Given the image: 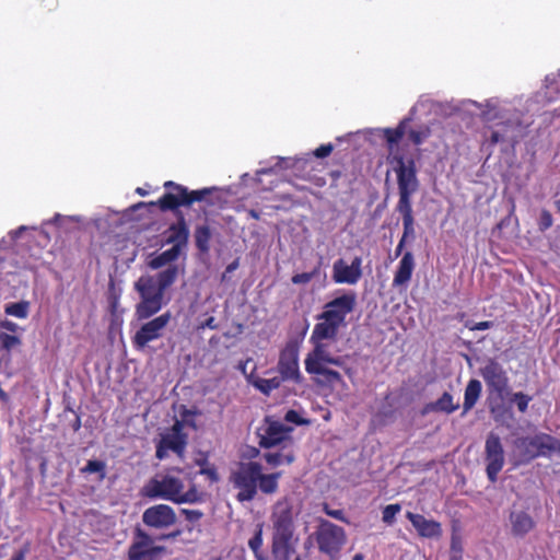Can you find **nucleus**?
Masks as SVG:
<instances>
[{
	"label": "nucleus",
	"mask_w": 560,
	"mask_h": 560,
	"mask_svg": "<svg viewBox=\"0 0 560 560\" xmlns=\"http://www.w3.org/2000/svg\"><path fill=\"white\" fill-rule=\"evenodd\" d=\"M180 254L178 246H172L162 253H152L148 256L147 266L159 271L141 276L133 284L140 296L135 310V316L139 320L151 318L168 303L170 299H165V292L177 281L179 275L184 273V267L175 264Z\"/></svg>",
	"instance_id": "obj_1"
},
{
	"label": "nucleus",
	"mask_w": 560,
	"mask_h": 560,
	"mask_svg": "<svg viewBox=\"0 0 560 560\" xmlns=\"http://www.w3.org/2000/svg\"><path fill=\"white\" fill-rule=\"evenodd\" d=\"M271 556L273 560H302L298 553L299 536L292 506L288 501H279L271 516Z\"/></svg>",
	"instance_id": "obj_2"
},
{
	"label": "nucleus",
	"mask_w": 560,
	"mask_h": 560,
	"mask_svg": "<svg viewBox=\"0 0 560 560\" xmlns=\"http://www.w3.org/2000/svg\"><path fill=\"white\" fill-rule=\"evenodd\" d=\"M174 470L172 469L166 474H158L149 479L142 487L141 494L151 500L161 499L177 504L200 502L202 494L195 486L184 492V481L172 474Z\"/></svg>",
	"instance_id": "obj_3"
},
{
	"label": "nucleus",
	"mask_w": 560,
	"mask_h": 560,
	"mask_svg": "<svg viewBox=\"0 0 560 560\" xmlns=\"http://www.w3.org/2000/svg\"><path fill=\"white\" fill-rule=\"evenodd\" d=\"M525 129L526 125L521 121L517 114L502 118L489 126L485 132L482 148L488 151V155L492 154L493 147L497 144L501 145L502 152H506L524 138Z\"/></svg>",
	"instance_id": "obj_4"
},
{
	"label": "nucleus",
	"mask_w": 560,
	"mask_h": 560,
	"mask_svg": "<svg viewBox=\"0 0 560 560\" xmlns=\"http://www.w3.org/2000/svg\"><path fill=\"white\" fill-rule=\"evenodd\" d=\"M165 192L158 201L138 202L132 210L140 208L159 207L162 211H176L178 207H189L196 201H202L211 194L213 188H202L189 191L187 187L168 180L164 184Z\"/></svg>",
	"instance_id": "obj_5"
},
{
	"label": "nucleus",
	"mask_w": 560,
	"mask_h": 560,
	"mask_svg": "<svg viewBox=\"0 0 560 560\" xmlns=\"http://www.w3.org/2000/svg\"><path fill=\"white\" fill-rule=\"evenodd\" d=\"M179 530L152 537L141 528H136L128 548V560H156L165 551V547L155 545L156 540L175 539Z\"/></svg>",
	"instance_id": "obj_6"
},
{
	"label": "nucleus",
	"mask_w": 560,
	"mask_h": 560,
	"mask_svg": "<svg viewBox=\"0 0 560 560\" xmlns=\"http://www.w3.org/2000/svg\"><path fill=\"white\" fill-rule=\"evenodd\" d=\"M394 161L399 194L397 206H411V197L419 188L416 161L412 158L406 159L401 154L394 155Z\"/></svg>",
	"instance_id": "obj_7"
},
{
	"label": "nucleus",
	"mask_w": 560,
	"mask_h": 560,
	"mask_svg": "<svg viewBox=\"0 0 560 560\" xmlns=\"http://www.w3.org/2000/svg\"><path fill=\"white\" fill-rule=\"evenodd\" d=\"M259 469H262L261 464L247 462L241 463L237 469L231 474L230 481L234 488L238 489L236 499L240 502L252 501L256 497Z\"/></svg>",
	"instance_id": "obj_8"
},
{
	"label": "nucleus",
	"mask_w": 560,
	"mask_h": 560,
	"mask_svg": "<svg viewBox=\"0 0 560 560\" xmlns=\"http://www.w3.org/2000/svg\"><path fill=\"white\" fill-rule=\"evenodd\" d=\"M293 428L271 417H266L264 423L257 429L258 444L262 448L280 446L281 450L291 447Z\"/></svg>",
	"instance_id": "obj_9"
},
{
	"label": "nucleus",
	"mask_w": 560,
	"mask_h": 560,
	"mask_svg": "<svg viewBox=\"0 0 560 560\" xmlns=\"http://www.w3.org/2000/svg\"><path fill=\"white\" fill-rule=\"evenodd\" d=\"M478 373L483 378L489 393L503 398L509 388V376L503 365L493 358H487Z\"/></svg>",
	"instance_id": "obj_10"
},
{
	"label": "nucleus",
	"mask_w": 560,
	"mask_h": 560,
	"mask_svg": "<svg viewBox=\"0 0 560 560\" xmlns=\"http://www.w3.org/2000/svg\"><path fill=\"white\" fill-rule=\"evenodd\" d=\"M345 529L327 520H320L316 532V540L320 552L334 556L346 544Z\"/></svg>",
	"instance_id": "obj_11"
},
{
	"label": "nucleus",
	"mask_w": 560,
	"mask_h": 560,
	"mask_svg": "<svg viewBox=\"0 0 560 560\" xmlns=\"http://www.w3.org/2000/svg\"><path fill=\"white\" fill-rule=\"evenodd\" d=\"M552 435L538 433L533 436H521L514 441L523 462H530L537 457H550V442Z\"/></svg>",
	"instance_id": "obj_12"
},
{
	"label": "nucleus",
	"mask_w": 560,
	"mask_h": 560,
	"mask_svg": "<svg viewBox=\"0 0 560 560\" xmlns=\"http://www.w3.org/2000/svg\"><path fill=\"white\" fill-rule=\"evenodd\" d=\"M171 318L172 314L167 311L144 323L132 337L133 346L137 349H143L149 345V342L161 338Z\"/></svg>",
	"instance_id": "obj_13"
},
{
	"label": "nucleus",
	"mask_w": 560,
	"mask_h": 560,
	"mask_svg": "<svg viewBox=\"0 0 560 560\" xmlns=\"http://www.w3.org/2000/svg\"><path fill=\"white\" fill-rule=\"evenodd\" d=\"M485 456L487 462V477L491 482H495L499 472L504 466L505 457L500 436L492 432L488 434L486 440Z\"/></svg>",
	"instance_id": "obj_14"
},
{
	"label": "nucleus",
	"mask_w": 560,
	"mask_h": 560,
	"mask_svg": "<svg viewBox=\"0 0 560 560\" xmlns=\"http://www.w3.org/2000/svg\"><path fill=\"white\" fill-rule=\"evenodd\" d=\"M142 523L155 530H165L177 523L175 510L164 503L152 505L142 513Z\"/></svg>",
	"instance_id": "obj_15"
},
{
	"label": "nucleus",
	"mask_w": 560,
	"mask_h": 560,
	"mask_svg": "<svg viewBox=\"0 0 560 560\" xmlns=\"http://www.w3.org/2000/svg\"><path fill=\"white\" fill-rule=\"evenodd\" d=\"M355 304L357 294L353 291H349L341 296H337L327 302L325 304L323 314L345 326L346 317L348 314L353 312Z\"/></svg>",
	"instance_id": "obj_16"
},
{
	"label": "nucleus",
	"mask_w": 560,
	"mask_h": 560,
	"mask_svg": "<svg viewBox=\"0 0 560 560\" xmlns=\"http://www.w3.org/2000/svg\"><path fill=\"white\" fill-rule=\"evenodd\" d=\"M278 371L283 381L301 382V373L299 370V352L294 346H288L282 350L279 362Z\"/></svg>",
	"instance_id": "obj_17"
},
{
	"label": "nucleus",
	"mask_w": 560,
	"mask_h": 560,
	"mask_svg": "<svg viewBox=\"0 0 560 560\" xmlns=\"http://www.w3.org/2000/svg\"><path fill=\"white\" fill-rule=\"evenodd\" d=\"M176 217L177 221L168 228L166 244L178 246V250L182 252L188 245L189 228L182 211H176Z\"/></svg>",
	"instance_id": "obj_18"
},
{
	"label": "nucleus",
	"mask_w": 560,
	"mask_h": 560,
	"mask_svg": "<svg viewBox=\"0 0 560 560\" xmlns=\"http://www.w3.org/2000/svg\"><path fill=\"white\" fill-rule=\"evenodd\" d=\"M406 517L421 537L434 538L440 537L442 534L441 524L436 521L428 520L423 515L412 512H407Z\"/></svg>",
	"instance_id": "obj_19"
},
{
	"label": "nucleus",
	"mask_w": 560,
	"mask_h": 560,
	"mask_svg": "<svg viewBox=\"0 0 560 560\" xmlns=\"http://www.w3.org/2000/svg\"><path fill=\"white\" fill-rule=\"evenodd\" d=\"M160 442L167 450H171L177 455L183 456L187 444V436L183 433V423L176 420L171 431L163 434Z\"/></svg>",
	"instance_id": "obj_20"
},
{
	"label": "nucleus",
	"mask_w": 560,
	"mask_h": 560,
	"mask_svg": "<svg viewBox=\"0 0 560 560\" xmlns=\"http://www.w3.org/2000/svg\"><path fill=\"white\" fill-rule=\"evenodd\" d=\"M317 318L320 322L314 326L310 341L334 340L342 325L323 313Z\"/></svg>",
	"instance_id": "obj_21"
},
{
	"label": "nucleus",
	"mask_w": 560,
	"mask_h": 560,
	"mask_svg": "<svg viewBox=\"0 0 560 560\" xmlns=\"http://www.w3.org/2000/svg\"><path fill=\"white\" fill-rule=\"evenodd\" d=\"M311 342L314 345V348L305 358L304 364L306 371L324 366L332 358L326 343L323 341Z\"/></svg>",
	"instance_id": "obj_22"
},
{
	"label": "nucleus",
	"mask_w": 560,
	"mask_h": 560,
	"mask_svg": "<svg viewBox=\"0 0 560 560\" xmlns=\"http://www.w3.org/2000/svg\"><path fill=\"white\" fill-rule=\"evenodd\" d=\"M415 269V258L410 252H406L402 255V258L399 261L397 270L395 272L393 279V287H404L406 285L412 276Z\"/></svg>",
	"instance_id": "obj_23"
},
{
	"label": "nucleus",
	"mask_w": 560,
	"mask_h": 560,
	"mask_svg": "<svg viewBox=\"0 0 560 560\" xmlns=\"http://www.w3.org/2000/svg\"><path fill=\"white\" fill-rule=\"evenodd\" d=\"M361 277L342 259H337L332 265V280L336 283L355 284Z\"/></svg>",
	"instance_id": "obj_24"
},
{
	"label": "nucleus",
	"mask_w": 560,
	"mask_h": 560,
	"mask_svg": "<svg viewBox=\"0 0 560 560\" xmlns=\"http://www.w3.org/2000/svg\"><path fill=\"white\" fill-rule=\"evenodd\" d=\"M482 390V385L479 380L472 378L468 382L464 393V413L474 408L478 401Z\"/></svg>",
	"instance_id": "obj_25"
},
{
	"label": "nucleus",
	"mask_w": 560,
	"mask_h": 560,
	"mask_svg": "<svg viewBox=\"0 0 560 560\" xmlns=\"http://www.w3.org/2000/svg\"><path fill=\"white\" fill-rule=\"evenodd\" d=\"M510 518L513 534L517 536H524L534 526L533 518L525 512H513Z\"/></svg>",
	"instance_id": "obj_26"
},
{
	"label": "nucleus",
	"mask_w": 560,
	"mask_h": 560,
	"mask_svg": "<svg viewBox=\"0 0 560 560\" xmlns=\"http://www.w3.org/2000/svg\"><path fill=\"white\" fill-rule=\"evenodd\" d=\"M459 405L453 402V396L445 392L436 401L425 405L423 413L431 411H441L452 413L458 409Z\"/></svg>",
	"instance_id": "obj_27"
},
{
	"label": "nucleus",
	"mask_w": 560,
	"mask_h": 560,
	"mask_svg": "<svg viewBox=\"0 0 560 560\" xmlns=\"http://www.w3.org/2000/svg\"><path fill=\"white\" fill-rule=\"evenodd\" d=\"M195 244L201 254H208L210 250V241L212 232L209 225H197L194 233Z\"/></svg>",
	"instance_id": "obj_28"
},
{
	"label": "nucleus",
	"mask_w": 560,
	"mask_h": 560,
	"mask_svg": "<svg viewBox=\"0 0 560 560\" xmlns=\"http://www.w3.org/2000/svg\"><path fill=\"white\" fill-rule=\"evenodd\" d=\"M308 374H316L320 376L317 380L318 384L334 386L338 383H342V377L339 372L328 369L325 365L306 371Z\"/></svg>",
	"instance_id": "obj_29"
},
{
	"label": "nucleus",
	"mask_w": 560,
	"mask_h": 560,
	"mask_svg": "<svg viewBox=\"0 0 560 560\" xmlns=\"http://www.w3.org/2000/svg\"><path fill=\"white\" fill-rule=\"evenodd\" d=\"M264 459L271 467H277L282 464H292L295 457L292 450L289 447L287 450H282V452H267L264 454Z\"/></svg>",
	"instance_id": "obj_30"
},
{
	"label": "nucleus",
	"mask_w": 560,
	"mask_h": 560,
	"mask_svg": "<svg viewBox=\"0 0 560 560\" xmlns=\"http://www.w3.org/2000/svg\"><path fill=\"white\" fill-rule=\"evenodd\" d=\"M396 210L402 215L404 233L401 240L415 237V219L412 214V206H396Z\"/></svg>",
	"instance_id": "obj_31"
},
{
	"label": "nucleus",
	"mask_w": 560,
	"mask_h": 560,
	"mask_svg": "<svg viewBox=\"0 0 560 560\" xmlns=\"http://www.w3.org/2000/svg\"><path fill=\"white\" fill-rule=\"evenodd\" d=\"M247 380L255 388L265 395H269L273 389L279 388L281 382L283 381L280 376H275L271 378L256 377L254 380L252 376H247Z\"/></svg>",
	"instance_id": "obj_32"
},
{
	"label": "nucleus",
	"mask_w": 560,
	"mask_h": 560,
	"mask_svg": "<svg viewBox=\"0 0 560 560\" xmlns=\"http://www.w3.org/2000/svg\"><path fill=\"white\" fill-rule=\"evenodd\" d=\"M280 477L281 472L265 475L262 474V469H259V480L257 488H259L262 493L272 494L278 489V480Z\"/></svg>",
	"instance_id": "obj_33"
},
{
	"label": "nucleus",
	"mask_w": 560,
	"mask_h": 560,
	"mask_svg": "<svg viewBox=\"0 0 560 560\" xmlns=\"http://www.w3.org/2000/svg\"><path fill=\"white\" fill-rule=\"evenodd\" d=\"M410 118L402 119L399 125L395 128H385L383 129L384 137L388 143L389 149L392 150L394 145L398 144L404 135L406 133V128Z\"/></svg>",
	"instance_id": "obj_34"
},
{
	"label": "nucleus",
	"mask_w": 560,
	"mask_h": 560,
	"mask_svg": "<svg viewBox=\"0 0 560 560\" xmlns=\"http://www.w3.org/2000/svg\"><path fill=\"white\" fill-rule=\"evenodd\" d=\"M248 547L254 552L256 560H267L268 557L262 551V528L259 526L255 532L254 536L248 541Z\"/></svg>",
	"instance_id": "obj_35"
},
{
	"label": "nucleus",
	"mask_w": 560,
	"mask_h": 560,
	"mask_svg": "<svg viewBox=\"0 0 560 560\" xmlns=\"http://www.w3.org/2000/svg\"><path fill=\"white\" fill-rule=\"evenodd\" d=\"M30 303L20 301L16 303H8L4 305V313L16 318H26L28 315Z\"/></svg>",
	"instance_id": "obj_36"
},
{
	"label": "nucleus",
	"mask_w": 560,
	"mask_h": 560,
	"mask_svg": "<svg viewBox=\"0 0 560 560\" xmlns=\"http://www.w3.org/2000/svg\"><path fill=\"white\" fill-rule=\"evenodd\" d=\"M82 474H97L98 480L102 481L106 477V463L104 460L91 459L81 468Z\"/></svg>",
	"instance_id": "obj_37"
},
{
	"label": "nucleus",
	"mask_w": 560,
	"mask_h": 560,
	"mask_svg": "<svg viewBox=\"0 0 560 560\" xmlns=\"http://www.w3.org/2000/svg\"><path fill=\"white\" fill-rule=\"evenodd\" d=\"M81 218L78 215H61L59 213H56L54 218L46 223H51L57 225L60 229H63L65 231H70L71 224L81 222Z\"/></svg>",
	"instance_id": "obj_38"
},
{
	"label": "nucleus",
	"mask_w": 560,
	"mask_h": 560,
	"mask_svg": "<svg viewBox=\"0 0 560 560\" xmlns=\"http://www.w3.org/2000/svg\"><path fill=\"white\" fill-rule=\"evenodd\" d=\"M408 136L412 143L420 145L431 136V129L428 126H421L418 129H410Z\"/></svg>",
	"instance_id": "obj_39"
},
{
	"label": "nucleus",
	"mask_w": 560,
	"mask_h": 560,
	"mask_svg": "<svg viewBox=\"0 0 560 560\" xmlns=\"http://www.w3.org/2000/svg\"><path fill=\"white\" fill-rule=\"evenodd\" d=\"M532 396L524 394L523 392H516L512 394L511 402H514L520 412L524 413L527 411L528 404L532 401Z\"/></svg>",
	"instance_id": "obj_40"
},
{
	"label": "nucleus",
	"mask_w": 560,
	"mask_h": 560,
	"mask_svg": "<svg viewBox=\"0 0 560 560\" xmlns=\"http://www.w3.org/2000/svg\"><path fill=\"white\" fill-rule=\"evenodd\" d=\"M21 345V339L16 336L0 332V350L11 351L13 348Z\"/></svg>",
	"instance_id": "obj_41"
},
{
	"label": "nucleus",
	"mask_w": 560,
	"mask_h": 560,
	"mask_svg": "<svg viewBox=\"0 0 560 560\" xmlns=\"http://www.w3.org/2000/svg\"><path fill=\"white\" fill-rule=\"evenodd\" d=\"M400 511L399 504H388L383 510L382 520L384 523L392 525L395 521L397 513Z\"/></svg>",
	"instance_id": "obj_42"
},
{
	"label": "nucleus",
	"mask_w": 560,
	"mask_h": 560,
	"mask_svg": "<svg viewBox=\"0 0 560 560\" xmlns=\"http://www.w3.org/2000/svg\"><path fill=\"white\" fill-rule=\"evenodd\" d=\"M450 559L451 560H463L462 542L456 537H452V540H451Z\"/></svg>",
	"instance_id": "obj_43"
},
{
	"label": "nucleus",
	"mask_w": 560,
	"mask_h": 560,
	"mask_svg": "<svg viewBox=\"0 0 560 560\" xmlns=\"http://www.w3.org/2000/svg\"><path fill=\"white\" fill-rule=\"evenodd\" d=\"M324 512L335 518V520H338L340 522H343V523H349L348 518L345 516V513L342 510H334V509H330L328 504H324V508H323Z\"/></svg>",
	"instance_id": "obj_44"
},
{
	"label": "nucleus",
	"mask_w": 560,
	"mask_h": 560,
	"mask_svg": "<svg viewBox=\"0 0 560 560\" xmlns=\"http://www.w3.org/2000/svg\"><path fill=\"white\" fill-rule=\"evenodd\" d=\"M465 327L468 328L469 330H486L493 327V322L485 320L475 323L472 320H467L465 323Z\"/></svg>",
	"instance_id": "obj_45"
},
{
	"label": "nucleus",
	"mask_w": 560,
	"mask_h": 560,
	"mask_svg": "<svg viewBox=\"0 0 560 560\" xmlns=\"http://www.w3.org/2000/svg\"><path fill=\"white\" fill-rule=\"evenodd\" d=\"M284 420L288 421V422H291V423H294V424H298V425H301V424H306L308 423L307 420H304L300 413L296 411V410H289L287 411L285 416H284Z\"/></svg>",
	"instance_id": "obj_46"
},
{
	"label": "nucleus",
	"mask_w": 560,
	"mask_h": 560,
	"mask_svg": "<svg viewBox=\"0 0 560 560\" xmlns=\"http://www.w3.org/2000/svg\"><path fill=\"white\" fill-rule=\"evenodd\" d=\"M539 230L546 231L552 225V215L549 211L544 210L539 217Z\"/></svg>",
	"instance_id": "obj_47"
},
{
	"label": "nucleus",
	"mask_w": 560,
	"mask_h": 560,
	"mask_svg": "<svg viewBox=\"0 0 560 560\" xmlns=\"http://www.w3.org/2000/svg\"><path fill=\"white\" fill-rule=\"evenodd\" d=\"M182 513L185 515L187 521L192 523L199 521L203 516V513L199 510L182 509Z\"/></svg>",
	"instance_id": "obj_48"
},
{
	"label": "nucleus",
	"mask_w": 560,
	"mask_h": 560,
	"mask_svg": "<svg viewBox=\"0 0 560 560\" xmlns=\"http://www.w3.org/2000/svg\"><path fill=\"white\" fill-rule=\"evenodd\" d=\"M332 149L334 147L331 143L322 144L314 151V155L318 159L326 158L332 152Z\"/></svg>",
	"instance_id": "obj_49"
},
{
	"label": "nucleus",
	"mask_w": 560,
	"mask_h": 560,
	"mask_svg": "<svg viewBox=\"0 0 560 560\" xmlns=\"http://www.w3.org/2000/svg\"><path fill=\"white\" fill-rule=\"evenodd\" d=\"M238 266H240L238 258L234 259L231 264H229L226 266L224 272L221 276V281L222 282L228 281L230 279L229 275L232 273L233 271H235L238 268Z\"/></svg>",
	"instance_id": "obj_50"
},
{
	"label": "nucleus",
	"mask_w": 560,
	"mask_h": 560,
	"mask_svg": "<svg viewBox=\"0 0 560 560\" xmlns=\"http://www.w3.org/2000/svg\"><path fill=\"white\" fill-rule=\"evenodd\" d=\"M200 475L207 476L211 481H218L219 475L213 466L202 467L199 471Z\"/></svg>",
	"instance_id": "obj_51"
},
{
	"label": "nucleus",
	"mask_w": 560,
	"mask_h": 560,
	"mask_svg": "<svg viewBox=\"0 0 560 560\" xmlns=\"http://www.w3.org/2000/svg\"><path fill=\"white\" fill-rule=\"evenodd\" d=\"M312 280V275L308 272L296 273L292 277L291 281L294 284H305Z\"/></svg>",
	"instance_id": "obj_52"
},
{
	"label": "nucleus",
	"mask_w": 560,
	"mask_h": 560,
	"mask_svg": "<svg viewBox=\"0 0 560 560\" xmlns=\"http://www.w3.org/2000/svg\"><path fill=\"white\" fill-rule=\"evenodd\" d=\"M0 328L11 332H15L19 329V325L9 319H4L0 322Z\"/></svg>",
	"instance_id": "obj_53"
},
{
	"label": "nucleus",
	"mask_w": 560,
	"mask_h": 560,
	"mask_svg": "<svg viewBox=\"0 0 560 560\" xmlns=\"http://www.w3.org/2000/svg\"><path fill=\"white\" fill-rule=\"evenodd\" d=\"M361 265H362V258L357 256L353 258L351 265H349V266L355 271V273H358L360 277H362Z\"/></svg>",
	"instance_id": "obj_54"
},
{
	"label": "nucleus",
	"mask_w": 560,
	"mask_h": 560,
	"mask_svg": "<svg viewBox=\"0 0 560 560\" xmlns=\"http://www.w3.org/2000/svg\"><path fill=\"white\" fill-rule=\"evenodd\" d=\"M167 451L168 450L161 442H159V444L156 446L155 456L159 459H164L167 456Z\"/></svg>",
	"instance_id": "obj_55"
},
{
	"label": "nucleus",
	"mask_w": 560,
	"mask_h": 560,
	"mask_svg": "<svg viewBox=\"0 0 560 560\" xmlns=\"http://www.w3.org/2000/svg\"><path fill=\"white\" fill-rule=\"evenodd\" d=\"M487 107H488V110L482 112V115H483L486 120L490 121L491 119L497 117V114L492 115V110L494 109V105H492L491 102L487 103Z\"/></svg>",
	"instance_id": "obj_56"
},
{
	"label": "nucleus",
	"mask_w": 560,
	"mask_h": 560,
	"mask_svg": "<svg viewBox=\"0 0 560 560\" xmlns=\"http://www.w3.org/2000/svg\"><path fill=\"white\" fill-rule=\"evenodd\" d=\"M550 455L552 453H558L560 455V440L552 436V441L550 442Z\"/></svg>",
	"instance_id": "obj_57"
},
{
	"label": "nucleus",
	"mask_w": 560,
	"mask_h": 560,
	"mask_svg": "<svg viewBox=\"0 0 560 560\" xmlns=\"http://www.w3.org/2000/svg\"><path fill=\"white\" fill-rule=\"evenodd\" d=\"M327 364L342 366L343 365V360L340 357H332Z\"/></svg>",
	"instance_id": "obj_58"
},
{
	"label": "nucleus",
	"mask_w": 560,
	"mask_h": 560,
	"mask_svg": "<svg viewBox=\"0 0 560 560\" xmlns=\"http://www.w3.org/2000/svg\"><path fill=\"white\" fill-rule=\"evenodd\" d=\"M405 243L406 241L401 240L399 241L396 249H395V256L398 257L401 253H402V249H404V246H405Z\"/></svg>",
	"instance_id": "obj_59"
},
{
	"label": "nucleus",
	"mask_w": 560,
	"mask_h": 560,
	"mask_svg": "<svg viewBox=\"0 0 560 560\" xmlns=\"http://www.w3.org/2000/svg\"><path fill=\"white\" fill-rule=\"evenodd\" d=\"M249 362H250V360H246L245 362H241V363L238 364V369H240V371H241L243 374H245V375H246V366H247V364H248Z\"/></svg>",
	"instance_id": "obj_60"
},
{
	"label": "nucleus",
	"mask_w": 560,
	"mask_h": 560,
	"mask_svg": "<svg viewBox=\"0 0 560 560\" xmlns=\"http://www.w3.org/2000/svg\"><path fill=\"white\" fill-rule=\"evenodd\" d=\"M248 215L255 220H258L260 218V214L258 211L254 210V209H250L248 210Z\"/></svg>",
	"instance_id": "obj_61"
},
{
	"label": "nucleus",
	"mask_w": 560,
	"mask_h": 560,
	"mask_svg": "<svg viewBox=\"0 0 560 560\" xmlns=\"http://www.w3.org/2000/svg\"><path fill=\"white\" fill-rule=\"evenodd\" d=\"M206 326L211 328V329H214L217 328V325L214 323V318L213 317H210L206 320Z\"/></svg>",
	"instance_id": "obj_62"
},
{
	"label": "nucleus",
	"mask_w": 560,
	"mask_h": 560,
	"mask_svg": "<svg viewBox=\"0 0 560 560\" xmlns=\"http://www.w3.org/2000/svg\"><path fill=\"white\" fill-rule=\"evenodd\" d=\"M24 230H26V226H24V225L20 226L18 230L12 232V236L14 238L19 237Z\"/></svg>",
	"instance_id": "obj_63"
},
{
	"label": "nucleus",
	"mask_w": 560,
	"mask_h": 560,
	"mask_svg": "<svg viewBox=\"0 0 560 560\" xmlns=\"http://www.w3.org/2000/svg\"><path fill=\"white\" fill-rule=\"evenodd\" d=\"M196 464H197L198 466H200V469H201L202 467H209L207 458L197 459Z\"/></svg>",
	"instance_id": "obj_64"
}]
</instances>
